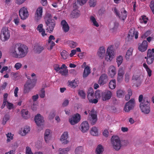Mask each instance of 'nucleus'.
I'll list each match as a JSON object with an SVG mask.
<instances>
[{"instance_id":"obj_5","label":"nucleus","mask_w":154,"mask_h":154,"mask_svg":"<svg viewBox=\"0 0 154 154\" xmlns=\"http://www.w3.org/2000/svg\"><path fill=\"white\" fill-rule=\"evenodd\" d=\"M111 143L113 148L116 150H119L121 147V141L119 138L116 136H112L111 138Z\"/></svg>"},{"instance_id":"obj_47","label":"nucleus","mask_w":154,"mask_h":154,"mask_svg":"<svg viewBox=\"0 0 154 154\" xmlns=\"http://www.w3.org/2000/svg\"><path fill=\"white\" fill-rule=\"evenodd\" d=\"M7 139V143L10 142L11 140L13 139V136L11 133H8L7 134H6Z\"/></svg>"},{"instance_id":"obj_6","label":"nucleus","mask_w":154,"mask_h":154,"mask_svg":"<svg viewBox=\"0 0 154 154\" xmlns=\"http://www.w3.org/2000/svg\"><path fill=\"white\" fill-rule=\"evenodd\" d=\"M106 53L107 54L106 55L105 60L107 61H111L113 58L115 54L113 45L108 47L107 49Z\"/></svg>"},{"instance_id":"obj_4","label":"nucleus","mask_w":154,"mask_h":154,"mask_svg":"<svg viewBox=\"0 0 154 154\" xmlns=\"http://www.w3.org/2000/svg\"><path fill=\"white\" fill-rule=\"evenodd\" d=\"M45 24L47 26L46 30L49 33L52 32L55 26V22L52 17H50L47 18L45 21Z\"/></svg>"},{"instance_id":"obj_51","label":"nucleus","mask_w":154,"mask_h":154,"mask_svg":"<svg viewBox=\"0 0 154 154\" xmlns=\"http://www.w3.org/2000/svg\"><path fill=\"white\" fill-rule=\"evenodd\" d=\"M96 0H89V4L90 7H95L96 5Z\"/></svg>"},{"instance_id":"obj_20","label":"nucleus","mask_w":154,"mask_h":154,"mask_svg":"<svg viewBox=\"0 0 154 154\" xmlns=\"http://www.w3.org/2000/svg\"><path fill=\"white\" fill-rule=\"evenodd\" d=\"M116 73V69L113 66H110L109 69L108 74L111 77H113Z\"/></svg>"},{"instance_id":"obj_19","label":"nucleus","mask_w":154,"mask_h":154,"mask_svg":"<svg viewBox=\"0 0 154 154\" xmlns=\"http://www.w3.org/2000/svg\"><path fill=\"white\" fill-rule=\"evenodd\" d=\"M68 137V133L67 132H64L61 135L60 140L63 144H66L68 143V141L67 140Z\"/></svg>"},{"instance_id":"obj_23","label":"nucleus","mask_w":154,"mask_h":154,"mask_svg":"<svg viewBox=\"0 0 154 154\" xmlns=\"http://www.w3.org/2000/svg\"><path fill=\"white\" fill-rule=\"evenodd\" d=\"M105 52V50L103 47H100L98 50L97 52V55L98 57L101 59H102L104 56Z\"/></svg>"},{"instance_id":"obj_59","label":"nucleus","mask_w":154,"mask_h":154,"mask_svg":"<svg viewBox=\"0 0 154 154\" xmlns=\"http://www.w3.org/2000/svg\"><path fill=\"white\" fill-rule=\"evenodd\" d=\"M125 72L122 68H120L118 71V75H119L123 76Z\"/></svg>"},{"instance_id":"obj_12","label":"nucleus","mask_w":154,"mask_h":154,"mask_svg":"<svg viewBox=\"0 0 154 154\" xmlns=\"http://www.w3.org/2000/svg\"><path fill=\"white\" fill-rule=\"evenodd\" d=\"M19 14L22 20L26 19L29 16L28 12L26 8L23 7L19 11Z\"/></svg>"},{"instance_id":"obj_22","label":"nucleus","mask_w":154,"mask_h":154,"mask_svg":"<svg viewBox=\"0 0 154 154\" xmlns=\"http://www.w3.org/2000/svg\"><path fill=\"white\" fill-rule=\"evenodd\" d=\"M43 25L41 24L38 25L37 29L39 33H41L42 36L43 37L47 35V34L45 33V30L43 28Z\"/></svg>"},{"instance_id":"obj_10","label":"nucleus","mask_w":154,"mask_h":154,"mask_svg":"<svg viewBox=\"0 0 154 154\" xmlns=\"http://www.w3.org/2000/svg\"><path fill=\"white\" fill-rule=\"evenodd\" d=\"M112 95V92L109 91L107 90L103 92L101 94L102 100L103 101H107L110 99Z\"/></svg>"},{"instance_id":"obj_30","label":"nucleus","mask_w":154,"mask_h":154,"mask_svg":"<svg viewBox=\"0 0 154 154\" xmlns=\"http://www.w3.org/2000/svg\"><path fill=\"white\" fill-rule=\"evenodd\" d=\"M90 133L92 135L97 136L98 135V130L96 127H93L92 128L90 131Z\"/></svg>"},{"instance_id":"obj_64","label":"nucleus","mask_w":154,"mask_h":154,"mask_svg":"<svg viewBox=\"0 0 154 154\" xmlns=\"http://www.w3.org/2000/svg\"><path fill=\"white\" fill-rule=\"evenodd\" d=\"M26 154H33L31 148L29 147H27L26 148Z\"/></svg>"},{"instance_id":"obj_24","label":"nucleus","mask_w":154,"mask_h":154,"mask_svg":"<svg viewBox=\"0 0 154 154\" xmlns=\"http://www.w3.org/2000/svg\"><path fill=\"white\" fill-rule=\"evenodd\" d=\"M44 138L45 142L48 143L51 138L50 131L49 129H47L45 131L44 134Z\"/></svg>"},{"instance_id":"obj_50","label":"nucleus","mask_w":154,"mask_h":154,"mask_svg":"<svg viewBox=\"0 0 154 154\" xmlns=\"http://www.w3.org/2000/svg\"><path fill=\"white\" fill-rule=\"evenodd\" d=\"M78 94L82 98L84 99L86 97L85 93L83 91H79V92Z\"/></svg>"},{"instance_id":"obj_38","label":"nucleus","mask_w":154,"mask_h":154,"mask_svg":"<svg viewBox=\"0 0 154 154\" xmlns=\"http://www.w3.org/2000/svg\"><path fill=\"white\" fill-rule=\"evenodd\" d=\"M116 80H113L110 81L109 83V87L112 89H113L116 88Z\"/></svg>"},{"instance_id":"obj_62","label":"nucleus","mask_w":154,"mask_h":154,"mask_svg":"<svg viewBox=\"0 0 154 154\" xmlns=\"http://www.w3.org/2000/svg\"><path fill=\"white\" fill-rule=\"evenodd\" d=\"M88 0H77L78 3L80 5H82L85 4Z\"/></svg>"},{"instance_id":"obj_29","label":"nucleus","mask_w":154,"mask_h":154,"mask_svg":"<svg viewBox=\"0 0 154 154\" xmlns=\"http://www.w3.org/2000/svg\"><path fill=\"white\" fill-rule=\"evenodd\" d=\"M44 49L43 47L38 45H36L34 47V50L36 53L39 54Z\"/></svg>"},{"instance_id":"obj_8","label":"nucleus","mask_w":154,"mask_h":154,"mask_svg":"<svg viewBox=\"0 0 154 154\" xmlns=\"http://www.w3.org/2000/svg\"><path fill=\"white\" fill-rule=\"evenodd\" d=\"M34 86V85L30 80H28L24 86L23 93L26 94L29 93Z\"/></svg>"},{"instance_id":"obj_35","label":"nucleus","mask_w":154,"mask_h":154,"mask_svg":"<svg viewBox=\"0 0 154 154\" xmlns=\"http://www.w3.org/2000/svg\"><path fill=\"white\" fill-rule=\"evenodd\" d=\"M70 149V148L69 147L63 149L60 148L59 149V151L61 152L60 154H68V152L69 151Z\"/></svg>"},{"instance_id":"obj_26","label":"nucleus","mask_w":154,"mask_h":154,"mask_svg":"<svg viewBox=\"0 0 154 154\" xmlns=\"http://www.w3.org/2000/svg\"><path fill=\"white\" fill-rule=\"evenodd\" d=\"M90 120L92 125H94L97 120V115L94 113L91 114Z\"/></svg>"},{"instance_id":"obj_57","label":"nucleus","mask_w":154,"mask_h":154,"mask_svg":"<svg viewBox=\"0 0 154 154\" xmlns=\"http://www.w3.org/2000/svg\"><path fill=\"white\" fill-rule=\"evenodd\" d=\"M150 34V32L149 31H147L146 32L142 35L141 37L142 38H145L148 36Z\"/></svg>"},{"instance_id":"obj_27","label":"nucleus","mask_w":154,"mask_h":154,"mask_svg":"<svg viewBox=\"0 0 154 154\" xmlns=\"http://www.w3.org/2000/svg\"><path fill=\"white\" fill-rule=\"evenodd\" d=\"M90 72L91 70L90 67L88 66H87L85 67L84 69L83 75V78L86 77L90 74Z\"/></svg>"},{"instance_id":"obj_7","label":"nucleus","mask_w":154,"mask_h":154,"mask_svg":"<svg viewBox=\"0 0 154 154\" xmlns=\"http://www.w3.org/2000/svg\"><path fill=\"white\" fill-rule=\"evenodd\" d=\"M135 105L134 99H131L126 103L124 108V111L126 112H129L133 109Z\"/></svg>"},{"instance_id":"obj_41","label":"nucleus","mask_w":154,"mask_h":154,"mask_svg":"<svg viewBox=\"0 0 154 154\" xmlns=\"http://www.w3.org/2000/svg\"><path fill=\"white\" fill-rule=\"evenodd\" d=\"M60 55L63 59H66L68 57V53L65 50H63L60 52Z\"/></svg>"},{"instance_id":"obj_55","label":"nucleus","mask_w":154,"mask_h":154,"mask_svg":"<svg viewBox=\"0 0 154 154\" xmlns=\"http://www.w3.org/2000/svg\"><path fill=\"white\" fill-rule=\"evenodd\" d=\"M147 57H152L154 58V54L152 53L151 50L150 49H149L148 50Z\"/></svg>"},{"instance_id":"obj_39","label":"nucleus","mask_w":154,"mask_h":154,"mask_svg":"<svg viewBox=\"0 0 154 154\" xmlns=\"http://www.w3.org/2000/svg\"><path fill=\"white\" fill-rule=\"evenodd\" d=\"M68 83H69V86H70L71 88H75L78 86L77 83L75 81V80L71 81H68Z\"/></svg>"},{"instance_id":"obj_43","label":"nucleus","mask_w":154,"mask_h":154,"mask_svg":"<svg viewBox=\"0 0 154 154\" xmlns=\"http://www.w3.org/2000/svg\"><path fill=\"white\" fill-rule=\"evenodd\" d=\"M128 94L125 95V99L127 101L128 100L130 99V97L132 95V91L131 89H128Z\"/></svg>"},{"instance_id":"obj_60","label":"nucleus","mask_w":154,"mask_h":154,"mask_svg":"<svg viewBox=\"0 0 154 154\" xmlns=\"http://www.w3.org/2000/svg\"><path fill=\"white\" fill-rule=\"evenodd\" d=\"M22 66V64L20 63H16L14 66V68L16 70L19 69Z\"/></svg>"},{"instance_id":"obj_21","label":"nucleus","mask_w":154,"mask_h":154,"mask_svg":"<svg viewBox=\"0 0 154 154\" xmlns=\"http://www.w3.org/2000/svg\"><path fill=\"white\" fill-rule=\"evenodd\" d=\"M61 24L62 27L63 31L65 32H68L69 29V27L67 22L65 20L62 21Z\"/></svg>"},{"instance_id":"obj_58","label":"nucleus","mask_w":154,"mask_h":154,"mask_svg":"<svg viewBox=\"0 0 154 154\" xmlns=\"http://www.w3.org/2000/svg\"><path fill=\"white\" fill-rule=\"evenodd\" d=\"M59 72L62 75H66L68 74V70L67 69L60 70L59 71Z\"/></svg>"},{"instance_id":"obj_11","label":"nucleus","mask_w":154,"mask_h":154,"mask_svg":"<svg viewBox=\"0 0 154 154\" xmlns=\"http://www.w3.org/2000/svg\"><path fill=\"white\" fill-rule=\"evenodd\" d=\"M81 120V116L78 113H76L73 116L69 121L71 125H73L78 123Z\"/></svg>"},{"instance_id":"obj_32","label":"nucleus","mask_w":154,"mask_h":154,"mask_svg":"<svg viewBox=\"0 0 154 154\" xmlns=\"http://www.w3.org/2000/svg\"><path fill=\"white\" fill-rule=\"evenodd\" d=\"M28 111L26 109H23L21 111V114L23 118L24 119H27L29 117Z\"/></svg>"},{"instance_id":"obj_13","label":"nucleus","mask_w":154,"mask_h":154,"mask_svg":"<svg viewBox=\"0 0 154 154\" xmlns=\"http://www.w3.org/2000/svg\"><path fill=\"white\" fill-rule=\"evenodd\" d=\"M108 81L107 75L106 74H102L100 76L98 81V83L100 85H103L106 84Z\"/></svg>"},{"instance_id":"obj_33","label":"nucleus","mask_w":154,"mask_h":154,"mask_svg":"<svg viewBox=\"0 0 154 154\" xmlns=\"http://www.w3.org/2000/svg\"><path fill=\"white\" fill-rule=\"evenodd\" d=\"M103 148L102 146L99 144L97 147L96 150V154H101L102 153L103 151Z\"/></svg>"},{"instance_id":"obj_16","label":"nucleus","mask_w":154,"mask_h":154,"mask_svg":"<svg viewBox=\"0 0 154 154\" xmlns=\"http://www.w3.org/2000/svg\"><path fill=\"white\" fill-rule=\"evenodd\" d=\"M35 121L38 126L42 125L44 122L43 117L39 114H38L35 117Z\"/></svg>"},{"instance_id":"obj_1","label":"nucleus","mask_w":154,"mask_h":154,"mask_svg":"<svg viewBox=\"0 0 154 154\" xmlns=\"http://www.w3.org/2000/svg\"><path fill=\"white\" fill-rule=\"evenodd\" d=\"M12 56L15 58L21 59L24 57L28 52L27 46L21 44H16L12 46L10 50Z\"/></svg>"},{"instance_id":"obj_17","label":"nucleus","mask_w":154,"mask_h":154,"mask_svg":"<svg viewBox=\"0 0 154 154\" xmlns=\"http://www.w3.org/2000/svg\"><path fill=\"white\" fill-rule=\"evenodd\" d=\"M89 125L87 121H84L81 124L80 126V129L83 133H85L89 129Z\"/></svg>"},{"instance_id":"obj_46","label":"nucleus","mask_w":154,"mask_h":154,"mask_svg":"<svg viewBox=\"0 0 154 154\" xmlns=\"http://www.w3.org/2000/svg\"><path fill=\"white\" fill-rule=\"evenodd\" d=\"M145 58L146 59V62L148 64H151L152 63L154 60V58L152 57H146Z\"/></svg>"},{"instance_id":"obj_18","label":"nucleus","mask_w":154,"mask_h":154,"mask_svg":"<svg viewBox=\"0 0 154 154\" xmlns=\"http://www.w3.org/2000/svg\"><path fill=\"white\" fill-rule=\"evenodd\" d=\"M55 38L54 36L52 35H50L48 39V46L49 47L48 48V50H51L53 46L55 45V43L53 41L54 40Z\"/></svg>"},{"instance_id":"obj_53","label":"nucleus","mask_w":154,"mask_h":154,"mask_svg":"<svg viewBox=\"0 0 154 154\" xmlns=\"http://www.w3.org/2000/svg\"><path fill=\"white\" fill-rule=\"evenodd\" d=\"M150 8L153 14H154V1H152L149 4Z\"/></svg>"},{"instance_id":"obj_52","label":"nucleus","mask_w":154,"mask_h":154,"mask_svg":"<svg viewBox=\"0 0 154 154\" xmlns=\"http://www.w3.org/2000/svg\"><path fill=\"white\" fill-rule=\"evenodd\" d=\"M9 119V116L8 115H5L3 119L2 124L3 125H5L7 121Z\"/></svg>"},{"instance_id":"obj_31","label":"nucleus","mask_w":154,"mask_h":154,"mask_svg":"<svg viewBox=\"0 0 154 154\" xmlns=\"http://www.w3.org/2000/svg\"><path fill=\"white\" fill-rule=\"evenodd\" d=\"M80 15L79 11L75 9L72 11L71 16L73 18H77L80 16Z\"/></svg>"},{"instance_id":"obj_34","label":"nucleus","mask_w":154,"mask_h":154,"mask_svg":"<svg viewBox=\"0 0 154 154\" xmlns=\"http://www.w3.org/2000/svg\"><path fill=\"white\" fill-rule=\"evenodd\" d=\"M90 20L91 22L93 23V25L97 27L99 26L98 23L97 21L96 18L93 16H91L90 17Z\"/></svg>"},{"instance_id":"obj_54","label":"nucleus","mask_w":154,"mask_h":154,"mask_svg":"<svg viewBox=\"0 0 154 154\" xmlns=\"http://www.w3.org/2000/svg\"><path fill=\"white\" fill-rule=\"evenodd\" d=\"M55 115V112L54 111H51L49 115L48 118L49 119H53Z\"/></svg>"},{"instance_id":"obj_44","label":"nucleus","mask_w":154,"mask_h":154,"mask_svg":"<svg viewBox=\"0 0 154 154\" xmlns=\"http://www.w3.org/2000/svg\"><path fill=\"white\" fill-rule=\"evenodd\" d=\"M68 44L69 46L72 48H75L77 45V43L76 42L72 41H69Z\"/></svg>"},{"instance_id":"obj_48","label":"nucleus","mask_w":154,"mask_h":154,"mask_svg":"<svg viewBox=\"0 0 154 154\" xmlns=\"http://www.w3.org/2000/svg\"><path fill=\"white\" fill-rule=\"evenodd\" d=\"M129 33H131L132 32V34L131 35V36H134V35L135 36V38L136 39H137L138 38V32L135 31L134 30H131L129 31Z\"/></svg>"},{"instance_id":"obj_42","label":"nucleus","mask_w":154,"mask_h":154,"mask_svg":"<svg viewBox=\"0 0 154 154\" xmlns=\"http://www.w3.org/2000/svg\"><path fill=\"white\" fill-rule=\"evenodd\" d=\"M83 151V147L82 146L77 147L75 149V154H81Z\"/></svg>"},{"instance_id":"obj_2","label":"nucleus","mask_w":154,"mask_h":154,"mask_svg":"<svg viewBox=\"0 0 154 154\" xmlns=\"http://www.w3.org/2000/svg\"><path fill=\"white\" fill-rule=\"evenodd\" d=\"M150 100L147 97H144L143 102L140 103V107L141 111L145 114H148L150 112Z\"/></svg>"},{"instance_id":"obj_49","label":"nucleus","mask_w":154,"mask_h":154,"mask_svg":"<svg viewBox=\"0 0 154 154\" xmlns=\"http://www.w3.org/2000/svg\"><path fill=\"white\" fill-rule=\"evenodd\" d=\"M142 19H140V22L141 23H144V24H146L148 21V19L145 16H142Z\"/></svg>"},{"instance_id":"obj_45","label":"nucleus","mask_w":154,"mask_h":154,"mask_svg":"<svg viewBox=\"0 0 154 154\" xmlns=\"http://www.w3.org/2000/svg\"><path fill=\"white\" fill-rule=\"evenodd\" d=\"M30 130V128L29 126H25L23 130V133L22 134V136L25 135Z\"/></svg>"},{"instance_id":"obj_15","label":"nucleus","mask_w":154,"mask_h":154,"mask_svg":"<svg viewBox=\"0 0 154 154\" xmlns=\"http://www.w3.org/2000/svg\"><path fill=\"white\" fill-rule=\"evenodd\" d=\"M42 12L43 8L42 7H39L36 10L35 14V19L37 21L42 18Z\"/></svg>"},{"instance_id":"obj_14","label":"nucleus","mask_w":154,"mask_h":154,"mask_svg":"<svg viewBox=\"0 0 154 154\" xmlns=\"http://www.w3.org/2000/svg\"><path fill=\"white\" fill-rule=\"evenodd\" d=\"M147 47L148 43L147 41L144 40L141 43L138 44V49L139 51L143 52L147 50Z\"/></svg>"},{"instance_id":"obj_3","label":"nucleus","mask_w":154,"mask_h":154,"mask_svg":"<svg viewBox=\"0 0 154 154\" xmlns=\"http://www.w3.org/2000/svg\"><path fill=\"white\" fill-rule=\"evenodd\" d=\"M10 36V32L8 27L6 26L3 27L1 32V39L3 41L8 40Z\"/></svg>"},{"instance_id":"obj_9","label":"nucleus","mask_w":154,"mask_h":154,"mask_svg":"<svg viewBox=\"0 0 154 154\" xmlns=\"http://www.w3.org/2000/svg\"><path fill=\"white\" fill-rule=\"evenodd\" d=\"M114 12L116 15L119 17L120 19L121 20H124L127 17V12L125 10L124 8L122 9L121 14L119 13L118 11L116 8L114 9Z\"/></svg>"},{"instance_id":"obj_36","label":"nucleus","mask_w":154,"mask_h":154,"mask_svg":"<svg viewBox=\"0 0 154 154\" xmlns=\"http://www.w3.org/2000/svg\"><path fill=\"white\" fill-rule=\"evenodd\" d=\"M117 96L119 98L123 97L125 94V91L123 90L119 89L116 92Z\"/></svg>"},{"instance_id":"obj_28","label":"nucleus","mask_w":154,"mask_h":154,"mask_svg":"<svg viewBox=\"0 0 154 154\" xmlns=\"http://www.w3.org/2000/svg\"><path fill=\"white\" fill-rule=\"evenodd\" d=\"M133 48H130L127 51L125 55V58L127 60H129L131 56L132 55Z\"/></svg>"},{"instance_id":"obj_56","label":"nucleus","mask_w":154,"mask_h":154,"mask_svg":"<svg viewBox=\"0 0 154 154\" xmlns=\"http://www.w3.org/2000/svg\"><path fill=\"white\" fill-rule=\"evenodd\" d=\"M39 96L41 98H43L45 97V90L44 88H42L39 94Z\"/></svg>"},{"instance_id":"obj_25","label":"nucleus","mask_w":154,"mask_h":154,"mask_svg":"<svg viewBox=\"0 0 154 154\" xmlns=\"http://www.w3.org/2000/svg\"><path fill=\"white\" fill-rule=\"evenodd\" d=\"M87 98L89 100H91V99L94 98V91L93 89L91 88H90L88 90L87 92Z\"/></svg>"},{"instance_id":"obj_61","label":"nucleus","mask_w":154,"mask_h":154,"mask_svg":"<svg viewBox=\"0 0 154 154\" xmlns=\"http://www.w3.org/2000/svg\"><path fill=\"white\" fill-rule=\"evenodd\" d=\"M130 80V75L126 73L125 75V81L126 82H128Z\"/></svg>"},{"instance_id":"obj_40","label":"nucleus","mask_w":154,"mask_h":154,"mask_svg":"<svg viewBox=\"0 0 154 154\" xmlns=\"http://www.w3.org/2000/svg\"><path fill=\"white\" fill-rule=\"evenodd\" d=\"M123 62V57L122 56L119 55L116 58V62L118 66H119Z\"/></svg>"},{"instance_id":"obj_37","label":"nucleus","mask_w":154,"mask_h":154,"mask_svg":"<svg viewBox=\"0 0 154 154\" xmlns=\"http://www.w3.org/2000/svg\"><path fill=\"white\" fill-rule=\"evenodd\" d=\"M143 66L146 69L148 75V76L149 77L151 76L152 75V70L149 68L148 66L146 63H144L143 64Z\"/></svg>"},{"instance_id":"obj_63","label":"nucleus","mask_w":154,"mask_h":154,"mask_svg":"<svg viewBox=\"0 0 154 154\" xmlns=\"http://www.w3.org/2000/svg\"><path fill=\"white\" fill-rule=\"evenodd\" d=\"M95 96L96 98H98L101 97V94L100 91H97L95 93Z\"/></svg>"}]
</instances>
